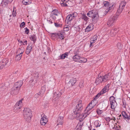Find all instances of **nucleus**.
I'll list each match as a JSON object with an SVG mask.
<instances>
[{"label":"nucleus","mask_w":130,"mask_h":130,"mask_svg":"<svg viewBox=\"0 0 130 130\" xmlns=\"http://www.w3.org/2000/svg\"><path fill=\"white\" fill-rule=\"evenodd\" d=\"M24 117L26 121L29 122L32 116L31 111L30 109L25 108L23 110Z\"/></svg>","instance_id":"f257e3e1"},{"label":"nucleus","mask_w":130,"mask_h":130,"mask_svg":"<svg viewBox=\"0 0 130 130\" xmlns=\"http://www.w3.org/2000/svg\"><path fill=\"white\" fill-rule=\"evenodd\" d=\"M83 108L82 101L81 100H79L77 103V104L74 110V114H79V113H80Z\"/></svg>","instance_id":"f03ea898"},{"label":"nucleus","mask_w":130,"mask_h":130,"mask_svg":"<svg viewBox=\"0 0 130 130\" xmlns=\"http://www.w3.org/2000/svg\"><path fill=\"white\" fill-rule=\"evenodd\" d=\"M109 74H106L104 76H99L95 81L96 84L98 85L102 82H106L109 79Z\"/></svg>","instance_id":"7ed1b4c3"},{"label":"nucleus","mask_w":130,"mask_h":130,"mask_svg":"<svg viewBox=\"0 0 130 130\" xmlns=\"http://www.w3.org/2000/svg\"><path fill=\"white\" fill-rule=\"evenodd\" d=\"M87 15L92 18L93 20H97L99 18V15L97 10H93L90 11L87 13Z\"/></svg>","instance_id":"20e7f679"},{"label":"nucleus","mask_w":130,"mask_h":130,"mask_svg":"<svg viewBox=\"0 0 130 130\" xmlns=\"http://www.w3.org/2000/svg\"><path fill=\"white\" fill-rule=\"evenodd\" d=\"M126 4V3L125 1H122L121 2L116 13V16H117L118 17L124 9Z\"/></svg>","instance_id":"39448f33"},{"label":"nucleus","mask_w":130,"mask_h":130,"mask_svg":"<svg viewBox=\"0 0 130 130\" xmlns=\"http://www.w3.org/2000/svg\"><path fill=\"white\" fill-rule=\"evenodd\" d=\"M118 17L117 16H113L111 17L108 19L107 24L109 26H112L113 23L116 21Z\"/></svg>","instance_id":"423d86ee"},{"label":"nucleus","mask_w":130,"mask_h":130,"mask_svg":"<svg viewBox=\"0 0 130 130\" xmlns=\"http://www.w3.org/2000/svg\"><path fill=\"white\" fill-rule=\"evenodd\" d=\"M111 105V108L112 109H114L117 106V103L115 100V97L112 96L110 97L109 99Z\"/></svg>","instance_id":"0eeeda50"},{"label":"nucleus","mask_w":130,"mask_h":130,"mask_svg":"<svg viewBox=\"0 0 130 130\" xmlns=\"http://www.w3.org/2000/svg\"><path fill=\"white\" fill-rule=\"evenodd\" d=\"M109 85L107 84L104 88L101 91L96 95L95 97V99H97L98 98L99 96L101 95V94L105 93L109 90Z\"/></svg>","instance_id":"6e6552de"},{"label":"nucleus","mask_w":130,"mask_h":130,"mask_svg":"<svg viewBox=\"0 0 130 130\" xmlns=\"http://www.w3.org/2000/svg\"><path fill=\"white\" fill-rule=\"evenodd\" d=\"M23 100V99H22L16 104L15 106V109L17 110H19V111H20V109L22 106V101Z\"/></svg>","instance_id":"1a4fd4ad"},{"label":"nucleus","mask_w":130,"mask_h":130,"mask_svg":"<svg viewBox=\"0 0 130 130\" xmlns=\"http://www.w3.org/2000/svg\"><path fill=\"white\" fill-rule=\"evenodd\" d=\"M63 92V90H61L59 92L58 91H56L54 92V100H55V101L57 100L61 96Z\"/></svg>","instance_id":"9d476101"},{"label":"nucleus","mask_w":130,"mask_h":130,"mask_svg":"<svg viewBox=\"0 0 130 130\" xmlns=\"http://www.w3.org/2000/svg\"><path fill=\"white\" fill-rule=\"evenodd\" d=\"M98 38V36L96 35H95L93 37H92L90 40V47H92L94 45L93 43H95L97 39Z\"/></svg>","instance_id":"9b49d317"},{"label":"nucleus","mask_w":130,"mask_h":130,"mask_svg":"<svg viewBox=\"0 0 130 130\" xmlns=\"http://www.w3.org/2000/svg\"><path fill=\"white\" fill-rule=\"evenodd\" d=\"M93 107L92 105V103H90L84 111V113L87 115L89 114L90 112V111Z\"/></svg>","instance_id":"f8f14e48"},{"label":"nucleus","mask_w":130,"mask_h":130,"mask_svg":"<svg viewBox=\"0 0 130 130\" xmlns=\"http://www.w3.org/2000/svg\"><path fill=\"white\" fill-rule=\"evenodd\" d=\"M17 87H15L13 86L11 88V94L12 95H16L18 94L20 89L19 88H17Z\"/></svg>","instance_id":"ddd939ff"},{"label":"nucleus","mask_w":130,"mask_h":130,"mask_svg":"<svg viewBox=\"0 0 130 130\" xmlns=\"http://www.w3.org/2000/svg\"><path fill=\"white\" fill-rule=\"evenodd\" d=\"M48 121L47 118L46 116L45 115L43 116L40 120V124L42 125H44Z\"/></svg>","instance_id":"4468645a"},{"label":"nucleus","mask_w":130,"mask_h":130,"mask_svg":"<svg viewBox=\"0 0 130 130\" xmlns=\"http://www.w3.org/2000/svg\"><path fill=\"white\" fill-rule=\"evenodd\" d=\"M87 115H88L86 114L85 113L84 114H80V113H79V114H74L73 117L78 118L79 119H83L86 117Z\"/></svg>","instance_id":"2eb2a0df"},{"label":"nucleus","mask_w":130,"mask_h":130,"mask_svg":"<svg viewBox=\"0 0 130 130\" xmlns=\"http://www.w3.org/2000/svg\"><path fill=\"white\" fill-rule=\"evenodd\" d=\"M75 17L74 15V14L68 15L67 17L66 22H67L68 24H69V23L72 19H74Z\"/></svg>","instance_id":"dca6fc26"},{"label":"nucleus","mask_w":130,"mask_h":130,"mask_svg":"<svg viewBox=\"0 0 130 130\" xmlns=\"http://www.w3.org/2000/svg\"><path fill=\"white\" fill-rule=\"evenodd\" d=\"M33 47V45L32 44H29L27 46L26 51V53L28 55L30 53L32 50V48Z\"/></svg>","instance_id":"f3484780"},{"label":"nucleus","mask_w":130,"mask_h":130,"mask_svg":"<svg viewBox=\"0 0 130 130\" xmlns=\"http://www.w3.org/2000/svg\"><path fill=\"white\" fill-rule=\"evenodd\" d=\"M63 33L59 32V33H53L52 34L54 35V36H56V37H58L60 39H63Z\"/></svg>","instance_id":"a211bd4d"},{"label":"nucleus","mask_w":130,"mask_h":130,"mask_svg":"<svg viewBox=\"0 0 130 130\" xmlns=\"http://www.w3.org/2000/svg\"><path fill=\"white\" fill-rule=\"evenodd\" d=\"M0 63H1L3 64H4L5 66L9 65L10 64V62H9L8 58L4 59L0 62Z\"/></svg>","instance_id":"6ab92c4d"},{"label":"nucleus","mask_w":130,"mask_h":130,"mask_svg":"<svg viewBox=\"0 0 130 130\" xmlns=\"http://www.w3.org/2000/svg\"><path fill=\"white\" fill-rule=\"evenodd\" d=\"M63 117L62 116H59L57 119V125H62L63 122Z\"/></svg>","instance_id":"aec40b11"},{"label":"nucleus","mask_w":130,"mask_h":130,"mask_svg":"<svg viewBox=\"0 0 130 130\" xmlns=\"http://www.w3.org/2000/svg\"><path fill=\"white\" fill-rule=\"evenodd\" d=\"M23 84V82L22 81H19L15 83L14 85V86L15 87H17V88H19L20 89V87L22 86Z\"/></svg>","instance_id":"412c9836"},{"label":"nucleus","mask_w":130,"mask_h":130,"mask_svg":"<svg viewBox=\"0 0 130 130\" xmlns=\"http://www.w3.org/2000/svg\"><path fill=\"white\" fill-rule=\"evenodd\" d=\"M93 28V25L92 24L90 23L86 27L85 29V31L88 32L92 30Z\"/></svg>","instance_id":"4be33fe9"},{"label":"nucleus","mask_w":130,"mask_h":130,"mask_svg":"<svg viewBox=\"0 0 130 130\" xmlns=\"http://www.w3.org/2000/svg\"><path fill=\"white\" fill-rule=\"evenodd\" d=\"M62 2L61 3V5L62 6L66 7L68 6V2L69 1V0H61Z\"/></svg>","instance_id":"5701e85b"},{"label":"nucleus","mask_w":130,"mask_h":130,"mask_svg":"<svg viewBox=\"0 0 130 130\" xmlns=\"http://www.w3.org/2000/svg\"><path fill=\"white\" fill-rule=\"evenodd\" d=\"M76 78H73L70 79L69 82V83L71 84V86H72L76 83Z\"/></svg>","instance_id":"b1692460"},{"label":"nucleus","mask_w":130,"mask_h":130,"mask_svg":"<svg viewBox=\"0 0 130 130\" xmlns=\"http://www.w3.org/2000/svg\"><path fill=\"white\" fill-rule=\"evenodd\" d=\"M122 114L124 119H127L128 120H129V116L127 115L125 112L124 111L122 112Z\"/></svg>","instance_id":"393cba45"},{"label":"nucleus","mask_w":130,"mask_h":130,"mask_svg":"<svg viewBox=\"0 0 130 130\" xmlns=\"http://www.w3.org/2000/svg\"><path fill=\"white\" fill-rule=\"evenodd\" d=\"M80 57V56L77 55H75L73 57V60L75 61H79Z\"/></svg>","instance_id":"a878e982"},{"label":"nucleus","mask_w":130,"mask_h":130,"mask_svg":"<svg viewBox=\"0 0 130 130\" xmlns=\"http://www.w3.org/2000/svg\"><path fill=\"white\" fill-rule=\"evenodd\" d=\"M46 90V86H44L41 87V89L40 90V91L39 92L40 94H43L45 92Z\"/></svg>","instance_id":"bb28decb"},{"label":"nucleus","mask_w":130,"mask_h":130,"mask_svg":"<svg viewBox=\"0 0 130 130\" xmlns=\"http://www.w3.org/2000/svg\"><path fill=\"white\" fill-rule=\"evenodd\" d=\"M22 56L21 54L20 55L16 53L15 56L16 61H18L20 60L21 59Z\"/></svg>","instance_id":"cd10ccee"},{"label":"nucleus","mask_w":130,"mask_h":130,"mask_svg":"<svg viewBox=\"0 0 130 130\" xmlns=\"http://www.w3.org/2000/svg\"><path fill=\"white\" fill-rule=\"evenodd\" d=\"M59 13L57 10L54 9L52 12L51 14H52V15L57 16Z\"/></svg>","instance_id":"c85d7f7f"},{"label":"nucleus","mask_w":130,"mask_h":130,"mask_svg":"<svg viewBox=\"0 0 130 130\" xmlns=\"http://www.w3.org/2000/svg\"><path fill=\"white\" fill-rule=\"evenodd\" d=\"M22 49L20 48H19L18 49L16 53L20 55L21 54V55H22V54L24 51L23 48H22Z\"/></svg>","instance_id":"c756f323"},{"label":"nucleus","mask_w":130,"mask_h":130,"mask_svg":"<svg viewBox=\"0 0 130 130\" xmlns=\"http://www.w3.org/2000/svg\"><path fill=\"white\" fill-rule=\"evenodd\" d=\"M87 59L86 58H82L80 57L79 62L80 63H85L86 62Z\"/></svg>","instance_id":"7c9ffc66"},{"label":"nucleus","mask_w":130,"mask_h":130,"mask_svg":"<svg viewBox=\"0 0 130 130\" xmlns=\"http://www.w3.org/2000/svg\"><path fill=\"white\" fill-rule=\"evenodd\" d=\"M114 7V6L113 5L111 6H109V8L107 9L106 10V12H111V11L113 9Z\"/></svg>","instance_id":"2f4dec72"},{"label":"nucleus","mask_w":130,"mask_h":130,"mask_svg":"<svg viewBox=\"0 0 130 130\" xmlns=\"http://www.w3.org/2000/svg\"><path fill=\"white\" fill-rule=\"evenodd\" d=\"M22 4L25 5H29L30 3V2L28 0H23L22 2Z\"/></svg>","instance_id":"473e14b6"},{"label":"nucleus","mask_w":130,"mask_h":130,"mask_svg":"<svg viewBox=\"0 0 130 130\" xmlns=\"http://www.w3.org/2000/svg\"><path fill=\"white\" fill-rule=\"evenodd\" d=\"M68 53L67 52L65 53L62 54L60 56V58L61 59L65 58L68 56Z\"/></svg>","instance_id":"72a5a7b5"},{"label":"nucleus","mask_w":130,"mask_h":130,"mask_svg":"<svg viewBox=\"0 0 130 130\" xmlns=\"http://www.w3.org/2000/svg\"><path fill=\"white\" fill-rule=\"evenodd\" d=\"M30 38L31 40L34 41V43L36 41V36L35 35H31Z\"/></svg>","instance_id":"f704fd0d"},{"label":"nucleus","mask_w":130,"mask_h":130,"mask_svg":"<svg viewBox=\"0 0 130 130\" xmlns=\"http://www.w3.org/2000/svg\"><path fill=\"white\" fill-rule=\"evenodd\" d=\"M82 19L84 20L86 22H87L89 19L88 17L84 14H82Z\"/></svg>","instance_id":"c9c22d12"},{"label":"nucleus","mask_w":130,"mask_h":130,"mask_svg":"<svg viewBox=\"0 0 130 130\" xmlns=\"http://www.w3.org/2000/svg\"><path fill=\"white\" fill-rule=\"evenodd\" d=\"M39 74L38 73H36L34 76L33 79H35L36 81H37L38 80V78L39 77Z\"/></svg>","instance_id":"e433bc0d"},{"label":"nucleus","mask_w":130,"mask_h":130,"mask_svg":"<svg viewBox=\"0 0 130 130\" xmlns=\"http://www.w3.org/2000/svg\"><path fill=\"white\" fill-rule=\"evenodd\" d=\"M0 88L2 90H4L6 88V87L5 86V83H3L0 85Z\"/></svg>","instance_id":"4c0bfd02"},{"label":"nucleus","mask_w":130,"mask_h":130,"mask_svg":"<svg viewBox=\"0 0 130 130\" xmlns=\"http://www.w3.org/2000/svg\"><path fill=\"white\" fill-rule=\"evenodd\" d=\"M37 82V81H36L35 79H31L30 81V85L32 86H34Z\"/></svg>","instance_id":"58836bf2"},{"label":"nucleus","mask_w":130,"mask_h":130,"mask_svg":"<svg viewBox=\"0 0 130 130\" xmlns=\"http://www.w3.org/2000/svg\"><path fill=\"white\" fill-rule=\"evenodd\" d=\"M2 3L5 5H7L10 2V1L9 0H2Z\"/></svg>","instance_id":"ea45409f"},{"label":"nucleus","mask_w":130,"mask_h":130,"mask_svg":"<svg viewBox=\"0 0 130 130\" xmlns=\"http://www.w3.org/2000/svg\"><path fill=\"white\" fill-rule=\"evenodd\" d=\"M70 27L69 26H65L63 30L64 31H69V29Z\"/></svg>","instance_id":"a19ab883"},{"label":"nucleus","mask_w":130,"mask_h":130,"mask_svg":"<svg viewBox=\"0 0 130 130\" xmlns=\"http://www.w3.org/2000/svg\"><path fill=\"white\" fill-rule=\"evenodd\" d=\"M117 46L118 48L120 50L122 48V46L121 43H118L117 44Z\"/></svg>","instance_id":"79ce46f5"},{"label":"nucleus","mask_w":130,"mask_h":130,"mask_svg":"<svg viewBox=\"0 0 130 130\" xmlns=\"http://www.w3.org/2000/svg\"><path fill=\"white\" fill-rule=\"evenodd\" d=\"M103 7H107L109 5V3L108 2L105 1L103 2Z\"/></svg>","instance_id":"37998d69"},{"label":"nucleus","mask_w":130,"mask_h":130,"mask_svg":"<svg viewBox=\"0 0 130 130\" xmlns=\"http://www.w3.org/2000/svg\"><path fill=\"white\" fill-rule=\"evenodd\" d=\"M83 123L80 122L77 125V126H78V127H79V128L80 127L81 128V127L83 126Z\"/></svg>","instance_id":"c03bdc74"},{"label":"nucleus","mask_w":130,"mask_h":130,"mask_svg":"<svg viewBox=\"0 0 130 130\" xmlns=\"http://www.w3.org/2000/svg\"><path fill=\"white\" fill-rule=\"evenodd\" d=\"M96 112L98 114H101L103 112V111L100 109H98L96 110Z\"/></svg>","instance_id":"a18cd8bd"},{"label":"nucleus","mask_w":130,"mask_h":130,"mask_svg":"<svg viewBox=\"0 0 130 130\" xmlns=\"http://www.w3.org/2000/svg\"><path fill=\"white\" fill-rule=\"evenodd\" d=\"M5 67V66H4V64H3L1 63H0V69H2Z\"/></svg>","instance_id":"49530a36"},{"label":"nucleus","mask_w":130,"mask_h":130,"mask_svg":"<svg viewBox=\"0 0 130 130\" xmlns=\"http://www.w3.org/2000/svg\"><path fill=\"white\" fill-rule=\"evenodd\" d=\"M25 33H26L27 34H28L29 33V29L27 28V27H26L25 28Z\"/></svg>","instance_id":"de8ad7c7"},{"label":"nucleus","mask_w":130,"mask_h":130,"mask_svg":"<svg viewBox=\"0 0 130 130\" xmlns=\"http://www.w3.org/2000/svg\"><path fill=\"white\" fill-rule=\"evenodd\" d=\"M40 94L39 93V92L38 93L36 94L34 96L35 98H38Z\"/></svg>","instance_id":"09e8293b"},{"label":"nucleus","mask_w":130,"mask_h":130,"mask_svg":"<svg viewBox=\"0 0 130 130\" xmlns=\"http://www.w3.org/2000/svg\"><path fill=\"white\" fill-rule=\"evenodd\" d=\"M55 26L57 27H58L60 26V24L58 23H54Z\"/></svg>","instance_id":"8fccbe9b"},{"label":"nucleus","mask_w":130,"mask_h":130,"mask_svg":"<svg viewBox=\"0 0 130 130\" xmlns=\"http://www.w3.org/2000/svg\"><path fill=\"white\" fill-rule=\"evenodd\" d=\"M51 17V18L55 20L56 19V18L55 16H54V15H52V14H51L50 15Z\"/></svg>","instance_id":"3c124183"},{"label":"nucleus","mask_w":130,"mask_h":130,"mask_svg":"<svg viewBox=\"0 0 130 130\" xmlns=\"http://www.w3.org/2000/svg\"><path fill=\"white\" fill-rule=\"evenodd\" d=\"M74 130H81V127H80L79 128L78 127V126H76Z\"/></svg>","instance_id":"603ef678"},{"label":"nucleus","mask_w":130,"mask_h":130,"mask_svg":"<svg viewBox=\"0 0 130 130\" xmlns=\"http://www.w3.org/2000/svg\"><path fill=\"white\" fill-rule=\"evenodd\" d=\"M15 11H15L14 10L13 11L12 15L13 17H15L16 16V12H15Z\"/></svg>","instance_id":"864d4df0"},{"label":"nucleus","mask_w":130,"mask_h":130,"mask_svg":"<svg viewBox=\"0 0 130 130\" xmlns=\"http://www.w3.org/2000/svg\"><path fill=\"white\" fill-rule=\"evenodd\" d=\"M25 25V23L24 22H22L20 26L21 27H23Z\"/></svg>","instance_id":"5fc2aeb1"},{"label":"nucleus","mask_w":130,"mask_h":130,"mask_svg":"<svg viewBox=\"0 0 130 130\" xmlns=\"http://www.w3.org/2000/svg\"><path fill=\"white\" fill-rule=\"evenodd\" d=\"M83 84V83L81 82L80 83L79 86L80 88H82L83 87V85H82Z\"/></svg>","instance_id":"6e6d98bb"},{"label":"nucleus","mask_w":130,"mask_h":130,"mask_svg":"<svg viewBox=\"0 0 130 130\" xmlns=\"http://www.w3.org/2000/svg\"><path fill=\"white\" fill-rule=\"evenodd\" d=\"M117 30V29L116 28H115L113 30H112L111 31V34H114L113 32V31L114 30L115 31H116Z\"/></svg>","instance_id":"4d7b16f0"},{"label":"nucleus","mask_w":130,"mask_h":130,"mask_svg":"<svg viewBox=\"0 0 130 130\" xmlns=\"http://www.w3.org/2000/svg\"><path fill=\"white\" fill-rule=\"evenodd\" d=\"M111 120V119H110V118L109 117H108L107 118V120H106L107 121H110V120Z\"/></svg>","instance_id":"13d9d810"},{"label":"nucleus","mask_w":130,"mask_h":130,"mask_svg":"<svg viewBox=\"0 0 130 130\" xmlns=\"http://www.w3.org/2000/svg\"><path fill=\"white\" fill-rule=\"evenodd\" d=\"M123 107L125 108V105L124 104L123 101Z\"/></svg>","instance_id":"bf43d9fd"},{"label":"nucleus","mask_w":130,"mask_h":130,"mask_svg":"<svg viewBox=\"0 0 130 130\" xmlns=\"http://www.w3.org/2000/svg\"><path fill=\"white\" fill-rule=\"evenodd\" d=\"M111 120H115V117H112V118H111Z\"/></svg>","instance_id":"052dcab7"},{"label":"nucleus","mask_w":130,"mask_h":130,"mask_svg":"<svg viewBox=\"0 0 130 130\" xmlns=\"http://www.w3.org/2000/svg\"><path fill=\"white\" fill-rule=\"evenodd\" d=\"M48 21H49V22L51 24H52L53 23V22L52 21H51L50 20H49Z\"/></svg>","instance_id":"680f3d73"},{"label":"nucleus","mask_w":130,"mask_h":130,"mask_svg":"<svg viewBox=\"0 0 130 130\" xmlns=\"http://www.w3.org/2000/svg\"><path fill=\"white\" fill-rule=\"evenodd\" d=\"M19 43H23V42L22 41H18Z\"/></svg>","instance_id":"e2e57ef3"},{"label":"nucleus","mask_w":130,"mask_h":130,"mask_svg":"<svg viewBox=\"0 0 130 130\" xmlns=\"http://www.w3.org/2000/svg\"><path fill=\"white\" fill-rule=\"evenodd\" d=\"M27 41L26 40H25V41H24V43H26V44H27Z\"/></svg>","instance_id":"0e129e2a"},{"label":"nucleus","mask_w":130,"mask_h":130,"mask_svg":"<svg viewBox=\"0 0 130 130\" xmlns=\"http://www.w3.org/2000/svg\"><path fill=\"white\" fill-rule=\"evenodd\" d=\"M95 123H96V124H99L98 122L97 121H96L95 122Z\"/></svg>","instance_id":"69168bd1"},{"label":"nucleus","mask_w":130,"mask_h":130,"mask_svg":"<svg viewBox=\"0 0 130 130\" xmlns=\"http://www.w3.org/2000/svg\"><path fill=\"white\" fill-rule=\"evenodd\" d=\"M9 1H10V3L13 0H9Z\"/></svg>","instance_id":"338daca9"},{"label":"nucleus","mask_w":130,"mask_h":130,"mask_svg":"<svg viewBox=\"0 0 130 130\" xmlns=\"http://www.w3.org/2000/svg\"><path fill=\"white\" fill-rule=\"evenodd\" d=\"M100 125H101V124H100L99 125L97 126L96 127H98V126H100Z\"/></svg>","instance_id":"774afa93"}]
</instances>
